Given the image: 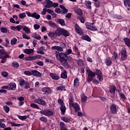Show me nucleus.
I'll return each instance as SVG.
<instances>
[{
  "label": "nucleus",
  "mask_w": 130,
  "mask_h": 130,
  "mask_svg": "<svg viewBox=\"0 0 130 130\" xmlns=\"http://www.w3.org/2000/svg\"><path fill=\"white\" fill-rule=\"evenodd\" d=\"M55 52L57 59H59L62 66H64V67H66L67 69H69L70 68V64H69V62H67V55L63 52L59 53L57 51H56Z\"/></svg>",
  "instance_id": "obj_1"
},
{
  "label": "nucleus",
  "mask_w": 130,
  "mask_h": 130,
  "mask_svg": "<svg viewBox=\"0 0 130 130\" xmlns=\"http://www.w3.org/2000/svg\"><path fill=\"white\" fill-rule=\"evenodd\" d=\"M86 73H87V81L90 83L93 81V79H94L96 77V74H95V72H93V71L90 70H87Z\"/></svg>",
  "instance_id": "obj_2"
},
{
  "label": "nucleus",
  "mask_w": 130,
  "mask_h": 130,
  "mask_svg": "<svg viewBox=\"0 0 130 130\" xmlns=\"http://www.w3.org/2000/svg\"><path fill=\"white\" fill-rule=\"evenodd\" d=\"M119 53L121 55L120 58L121 61H123V60H125V59L127 58V52L126 51V49H125V48H123L121 49Z\"/></svg>",
  "instance_id": "obj_3"
},
{
  "label": "nucleus",
  "mask_w": 130,
  "mask_h": 130,
  "mask_svg": "<svg viewBox=\"0 0 130 130\" xmlns=\"http://www.w3.org/2000/svg\"><path fill=\"white\" fill-rule=\"evenodd\" d=\"M94 23L87 22L85 23V26L86 28L90 31H92L93 32H96V31H98V28L95 25H94Z\"/></svg>",
  "instance_id": "obj_4"
},
{
  "label": "nucleus",
  "mask_w": 130,
  "mask_h": 130,
  "mask_svg": "<svg viewBox=\"0 0 130 130\" xmlns=\"http://www.w3.org/2000/svg\"><path fill=\"white\" fill-rule=\"evenodd\" d=\"M95 76H96L97 79H98L100 82H102V81L104 80V78H103V74H102V72H101L100 70L96 69L95 70Z\"/></svg>",
  "instance_id": "obj_5"
},
{
  "label": "nucleus",
  "mask_w": 130,
  "mask_h": 130,
  "mask_svg": "<svg viewBox=\"0 0 130 130\" xmlns=\"http://www.w3.org/2000/svg\"><path fill=\"white\" fill-rule=\"evenodd\" d=\"M40 113L46 116H53V112L50 110L44 109L40 111Z\"/></svg>",
  "instance_id": "obj_6"
},
{
  "label": "nucleus",
  "mask_w": 130,
  "mask_h": 130,
  "mask_svg": "<svg viewBox=\"0 0 130 130\" xmlns=\"http://www.w3.org/2000/svg\"><path fill=\"white\" fill-rule=\"evenodd\" d=\"M24 85H25V89H29L30 88V84H29V82L21 78L19 80V85H20L21 87H23Z\"/></svg>",
  "instance_id": "obj_7"
},
{
  "label": "nucleus",
  "mask_w": 130,
  "mask_h": 130,
  "mask_svg": "<svg viewBox=\"0 0 130 130\" xmlns=\"http://www.w3.org/2000/svg\"><path fill=\"white\" fill-rule=\"evenodd\" d=\"M74 27L75 30L77 34H79V35H84V31H83V29L80 28L78 24H75Z\"/></svg>",
  "instance_id": "obj_8"
},
{
  "label": "nucleus",
  "mask_w": 130,
  "mask_h": 130,
  "mask_svg": "<svg viewBox=\"0 0 130 130\" xmlns=\"http://www.w3.org/2000/svg\"><path fill=\"white\" fill-rule=\"evenodd\" d=\"M35 103H37L40 105H42L43 106H46L47 105V103L45 101L42 100V99L39 98L37 99L34 101Z\"/></svg>",
  "instance_id": "obj_9"
},
{
  "label": "nucleus",
  "mask_w": 130,
  "mask_h": 130,
  "mask_svg": "<svg viewBox=\"0 0 130 130\" xmlns=\"http://www.w3.org/2000/svg\"><path fill=\"white\" fill-rule=\"evenodd\" d=\"M26 15L28 17H32V18H35L37 20L40 19V15L37 14V13L34 12V13H31L30 12H26Z\"/></svg>",
  "instance_id": "obj_10"
},
{
  "label": "nucleus",
  "mask_w": 130,
  "mask_h": 130,
  "mask_svg": "<svg viewBox=\"0 0 130 130\" xmlns=\"http://www.w3.org/2000/svg\"><path fill=\"white\" fill-rule=\"evenodd\" d=\"M116 86L115 85H110L109 87V92L113 95H115V92L116 91Z\"/></svg>",
  "instance_id": "obj_11"
},
{
  "label": "nucleus",
  "mask_w": 130,
  "mask_h": 130,
  "mask_svg": "<svg viewBox=\"0 0 130 130\" xmlns=\"http://www.w3.org/2000/svg\"><path fill=\"white\" fill-rule=\"evenodd\" d=\"M31 75H32V76H34V77H37V78H40L42 76V74H41V73L39 72L37 70H32Z\"/></svg>",
  "instance_id": "obj_12"
},
{
  "label": "nucleus",
  "mask_w": 130,
  "mask_h": 130,
  "mask_svg": "<svg viewBox=\"0 0 130 130\" xmlns=\"http://www.w3.org/2000/svg\"><path fill=\"white\" fill-rule=\"evenodd\" d=\"M110 111L113 114H116L117 111L116 110V106L114 104H112L110 107Z\"/></svg>",
  "instance_id": "obj_13"
},
{
  "label": "nucleus",
  "mask_w": 130,
  "mask_h": 130,
  "mask_svg": "<svg viewBox=\"0 0 130 130\" xmlns=\"http://www.w3.org/2000/svg\"><path fill=\"white\" fill-rule=\"evenodd\" d=\"M17 87V85H16V83H10L8 85V90L10 91H15L16 90V88Z\"/></svg>",
  "instance_id": "obj_14"
},
{
  "label": "nucleus",
  "mask_w": 130,
  "mask_h": 130,
  "mask_svg": "<svg viewBox=\"0 0 130 130\" xmlns=\"http://www.w3.org/2000/svg\"><path fill=\"white\" fill-rule=\"evenodd\" d=\"M42 91L45 93V94H51L52 90L49 87H43L42 89Z\"/></svg>",
  "instance_id": "obj_15"
},
{
  "label": "nucleus",
  "mask_w": 130,
  "mask_h": 130,
  "mask_svg": "<svg viewBox=\"0 0 130 130\" xmlns=\"http://www.w3.org/2000/svg\"><path fill=\"white\" fill-rule=\"evenodd\" d=\"M124 6H127V12L129 14L130 13V1L129 0H124Z\"/></svg>",
  "instance_id": "obj_16"
},
{
  "label": "nucleus",
  "mask_w": 130,
  "mask_h": 130,
  "mask_svg": "<svg viewBox=\"0 0 130 130\" xmlns=\"http://www.w3.org/2000/svg\"><path fill=\"white\" fill-rule=\"evenodd\" d=\"M46 5L45 6V8H47L48 9L52 8V7H53L52 1H51L50 0H46Z\"/></svg>",
  "instance_id": "obj_17"
},
{
  "label": "nucleus",
  "mask_w": 130,
  "mask_h": 130,
  "mask_svg": "<svg viewBox=\"0 0 130 130\" xmlns=\"http://www.w3.org/2000/svg\"><path fill=\"white\" fill-rule=\"evenodd\" d=\"M70 107H73L75 109V112H78V111H80V106L77 103H74V104H72Z\"/></svg>",
  "instance_id": "obj_18"
},
{
  "label": "nucleus",
  "mask_w": 130,
  "mask_h": 130,
  "mask_svg": "<svg viewBox=\"0 0 130 130\" xmlns=\"http://www.w3.org/2000/svg\"><path fill=\"white\" fill-rule=\"evenodd\" d=\"M60 110L61 111V114L64 115L66 113V111L67 110V108L64 105H61L60 107Z\"/></svg>",
  "instance_id": "obj_19"
},
{
  "label": "nucleus",
  "mask_w": 130,
  "mask_h": 130,
  "mask_svg": "<svg viewBox=\"0 0 130 130\" xmlns=\"http://www.w3.org/2000/svg\"><path fill=\"white\" fill-rule=\"evenodd\" d=\"M62 32V28H57L55 32V34L56 36H58L59 37L61 36Z\"/></svg>",
  "instance_id": "obj_20"
},
{
  "label": "nucleus",
  "mask_w": 130,
  "mask_h": 130,
  "mask_svg": "<svg viewBox=\"0 0 130 130\" xmlns=\"http://www.w3.org/2000/svg\"><path fill=\"white\" fill-rule=\"evenodd\" d=\"M50 76L52 79H53V80H56L57 81L58 80H59V77L57 74H55L54 73H50Z\"/></svg>",
  "instance_id": "obj_21"
},
{
  "label": "nucleus",
  "mask_w": 130,
  "mask_h": 130,
  "mask_svg": "<svg viewBox=\"0 0 130 130\" xmlns=\"http://www.w3.org/2000/svg\"><path fill=\"white\" fill-rule=\"evenodd\" d=\"M60 78L61 79H68V73L67 70H64L63 72L61 73Z\"/></svg>",
  "instance_id": "obj_22"
},
{
  "label": "nucleus",
  "mask_w": 130,
  "mask_h": 130,
  "mask_svg": "<svg viewBox=\"0 0 130 130\" xmlns=\"http://www.w3.org/2000/svg\"><path fill=\"white\" fill-rule=\"evenodd\" d=\"M63 36H64V37H69L70 36V32L68 31V30L64 29L63 28H62V34Z\"/></svg>",
  "instance_id": "obj_23"
},
{
  "label": "nucleus",
  "mask_w": 130,
  "mask_h": 130,
  "mask_svg": "<svg viewBox=\"0 0 130 130\" xmlns=\"http://www.w3.org/2000/svg\"><path fill=\"white\" fill-rule=\"evenodd\" d=\"M81 101L83 103H86L87 102V96L85 95V93H82L81 95Z\"/></svg>",
  "instance_id": "obj_24"
},
{
  "label": "nucleus",
  "mask_w": 130,
  "mask_h": 130,
  "mask_svg": "<svg viewBox=\"0 0 130 130\" xmlns=\"http://www.w3.org/2000/svg\"><path fill=\"white\" fill-rule=\"evenodd\" d=\"M81 39H82L83 40H86V41H88V42H91V38H90V37H89V36L87 35L83 36L81 37Z\"/></svg>",
  "instance_id": "obj_25"
},
{
  "label": "nucleus",
  "mask_w": 130,
  "mask_h": 130,
  "mask_svg": "<svg viewBox=\"0 0 130 130\" xmlns=\"http://www.w3.org/2000/svg\"><path fill=\"white\" fill-rule=\"evenodd\" d=\"M60 118L64 122H67L68 123H70V122H71V119H70V118H69L68 117H66V116L61 117Z\"/></svg>",
  "instance_id": "obj_26"
},
{
  "label": "nucleus",
  "mask_w": 130,
  "mask_h": 130,
  "mask_svg": "<svg viewBox=\"0 0 130 130\" xmlns=\"http://www.w3.org/2000/svg\"><path fill=\"white\" fill-rule=\"evenodd\" d=\"M33 51H34L33 49H25L24 50V53L26 54H31V53H33Z\"/></svg>",
  "instance_id": "obj_27"
},
{
  "label": "nucleus",
  "mask_w": 130,
  "mask_h": 130,
  "mask_svg": "<svg viewBox=\"0 0 130 130\" xmlns=\"http://www.w3.org/2000/svg\"><path fill=\"white\" fill-rule=\"evenodd\" d=\"M105 63H106L107 67H110L112 64V60L110 59H105Z\"/></svg>",
  "instance_id": "obj_28"
},
{
  "label": "nucleus",
  "mask_w": 130,
  "mask_h": 130,
  "mask_svg": "<svg viewBox=\"0 0 130 130\" xmlns=\"http://www.w3.org/2000/svg\"><path fill=\"white\" fill-rule=\"evenodd\" d=\"M79 85H80V82H79V79L78 78H76L74 79V87L78 88V87H79Z\"/></svg>",
  "instance_id": "obj_29"
},
{
  "label": "nucleus",
  "mask_w": 130,
  "mask_h": 130,
  "mask_svg": "<svg viewBox=\"0 0 130 130\" xmlns=\"http://www.w3.org/2000/svg\"><path fill=\"white\" fill-rule=\"evenodd\" d=\"M57 22L61 25V26H66V21L63 19H57Z\"/></svg>",
  "instance_id": "obj_30"
},
{
  "label": "nucleus",
  "mask_w": 130,
  "mask_h": 130,
  "mask_svg": "<svg viewBox=\"0 0 130 130\" xmlns=\"http://www.w3.org/2000/svg\"><path fill=\"white\" fill-rule=\"evenodd\" d=\"M60 127L61 130H68V128L66 127V124L63 122H60Z\"/></svg>",
  "instance_id": "obj_31"
},
{
  "label": "nucleus",
  "mask_w": 130,
  "mask_h": 130,
  "mask_svg": "<svg viewBox=\"0 0 130 130\" xmlns=\"http://www.w3.org/2000/svg\"><path fill=\"white\" fill-rule=\"evenodd\" d=\"M31 37H32V38L37 39V40H40V39H41V36H39V37H37V34L36 32H34L31 35Z\"/></svg>",
  "instance_id": "obj_32"
},
{
  "label": "nucleus",
  "mask_w": 130,
  "mask_h": 130,
  "mask_svg": "<svg viewBox=\"0 0 130 130\" xmlns=\"http://www.w3.org/2000/svg\"><path fill=\"white\" fill-rule=\"evenodd\" d=\"M48 36L51 39H52L53 38H54L55 37H56V36L55 35V32H52V31H49V32Z\"/></svg>",
  "instance_id": "obj_33"
},
{
  "label": "nucleus",
  "mask_w": 130,
  "mask_h": 130,
  "mask_svg": "<svg viewBox=\"0 0 130 130\" xmlns=\"http://www.w3.org/2000/svg\"><path fill=\"white\" fill-rule=\"evenodd\" d=\"M48 24L49 25L50 27L56 28V23H55V22H52V21L51 20L49 21Z\"/></svg>",
  "instance_id": "obj_34"
},
{
  "label": "nucleus",
  "mask_w": 130,
  "mask_h": 130,
  "mask_svg": "<svg viewBox=\"0 0 130 130\" xmlns=\"http://www.w3.org/2000/svg\"><path fill=\"white\" fill-rule=\"evenodd\" d=\"M23 31L25 32V33H27V34H29V33H31V30L29 28V27L24 26V27L23 28Z\"/></svg>",
  "instance_id": "obj_35"
},
{
  "label": "nucleus",
  "mask_w": 130,
  "mask_h": 130,
  "mask_svg": "<svg viewBox=\"0 0 130 130\" xmlns=\"http://www.w3.org/2000/svg\"><path fill=\"white\" fill-rule=\"evenodd\" d=\"M74 104V97L71 95L69 98V105L70 106H72Z\"/></svg>",
  "instance_id": "obj_36"
},
{
  "label": "nucleus",
  "mask_w": 130,
  "mask_h": 130,
  "mask_svg": "<svg viewBox=\"0 0 130 130\" xmlns=\"http://www.w3.org/2000/svg\"><path fill=\"white\" fill-rule=\"evenodd\" d=\"M91 5H92V3L90 1H87L86 3H85L86 7H87V8L89 10H91V9H92Z\"/></svg>",
  "instance_id": "obj_37"
},
{
  "label": "nucleus",
  "mask_w": 130,
  "mask_h": 130,
  "mask_svg": "<svg viewBox=\"0 0 130 130\" xmlns=\"http://www.w3.org/2000/svg\"><path fill=\"white\" fill-rule=\"evenodd\" d=\"M5 54H8V52H7V51H6V50L4 49H0V58L1 55H5Z\"/></svg>",
  "instance_id": "obj_38"
},
{
  "label": "nucleus",
  "mask_w": 130,
  "mask_h": 130,
  "mask_svg": "<svg viewBox=\"0 0 130 130\" xmlns=\"http://www.w3.org/2000/svg\"><path fill=\"white\" fill-rule=\"evenodd\" d=\"M40 120L43 122H45V123H46V122L48 121L47 118L44 116H42L40 118Z\"/></svg>",
  "instance_id": "obj_39"
},
{
  "label": "nucleus",
  "mask_w": 130,
  "mask_h": 130,
  "mask_svg": "<svg viewBox=\"0 0 130 130\" xmlns=\"http://www.w3.org/2000/svg\"><path fill=\"white\" fill-rule=\"evenodd\" d=\"M3 109L4 110H5L6 113H9V112H10V107H9V106H4L3 107Z\"/></svg>",
  "instance_id": "obj_40"
},
{
  "label": "nucleus",
  "mask_w": 130,
  "mask_h": 130,
  "mask_svg": "<svg viewBox=\"0 0 130 130\" xmlns=\"http://www.w3.org/2000/svg\"><path fill=\"white\" fill-rule=\"evenodd\" d=\"M30 107H32V108H35L36 109H40V108L39 106H38L37 105L32 103L30 104Z\"/></svg>",
  "instance_id": "obj_41"
},
{
  "label": "nucleus",
  "mask_w": 130,
  "mask_h": 130,
  "mask_svg": "<svg viewBox=\"0 0 130 130\" xmlns=\"http://www.w3.org/2000/svg\"><path fill=\"white\" fill-rule=\"evenodd\" d=\"M17 117L21 120H24L25 119H27V116H21L20 115H17Z\"/></svg>",
  "instance_id": "obj_42"
},
{
  "label": "nucleus",
  "mask_w": 130,
  "mask_h": 130,
  "mask_svg": "<svg viewBox=\"0 0 130 130\" xmlns=\"http://www.w3.org/2000/svg\"><path fill=\"white\" fill-rule=\"evenodd\" d=\"M0 31L2 33H8V29L6 27H1Z\"/></svg>",
  "instance_id": "obj_43"
},
{
  "label": "nucleus",
  "mask_w": 130,
  "mask_h": 130,
  "mask_svg": "<svg viewBox=\"0 0 130 130\" xmlns=\"http://www.w3.org/2000/svg\"><path fill=\"white\" fill-rule=\"evenodd\" d=\"M113 18L114 19H116L117 20H121L122 19V16L116 14L113 16Z\"/></svg>",
  "instance_id": "obj_44"
},
{
  "label": "nucleus",
  "mask_w": 130,
  "mask_h": 130,
  "mask_svg": "<svg viewBox=\"0 0 130 130\" xmlns=\"http://www.w3.org/2000/svg\"><path fill=\"white\" fill-rule=\"evenodd\" d=\"M18 40L16 39V38H14L11 41V45H15L16 43H17V41Z\"/></svg>",
  "instance_id": "obj_45"
},
{
  "label": "nucleus",
  "mask_w": 130,
  "mask_h": 130,
  "mask_svg": "<svg viewBox=\"0 0 130 130\" xmlns=\"http://www.w3.org/2000/svg\"><path fill=\"white\" fill-rule=\"evenodd\" d=\"M76 13L77 15H79V16H83V11H82V9H77L76 11Z\"/></svg>",
  "instance_id": "obj_46"
},
{
  "label": "nucleus",
  "mask_w": 130,
  "mask_h": 130,
  "mask_svg": "<svg viewBox=\"0 0 130 130\" xmlns=\"http://www.w3.org/2000/svg\"><path fill=\"white\" fill-rule=\"evenodd\" d=\"M25 59L28 61H30L31 60H35L34 56H29L28 57H27Z\"/></svg>",
  "instance_id": "obj_47"
},
{
  "label": "nucleus",
  "mask_w": 130,
  "mask_h": 130,
  "mask_svg": "<svg viewBox=\"0 0 130 130\" xmlns=\"http://www.w3.org/2000/svg\"><path fill=\"white\" fill-rule=\"evenodd\" d=\"M73 52V50L71 49H68L66 50V52L65 53L68 55H70V54H72V53Z\"/></svg>",
  "instance_id": "obj_48"
},
{
  "label": "nucleus",
  "mask_w": 130,
  "mask_h": 130,
  "mask_svg": "<svg viewBox=\"0 0 130 130\" xmlns=\"http://www.w3.org/2000/svg\"><path fill=\"white\" fill-rule=\"evenodd\" d=\"M68 12L69 10L67 9L64 8V9L62 10V11H61V14L62 15H66Z\"/></svg>",
  "instance_id": "obj_49"
},
{
  "label": "nucleus",
  "mask_w": 130,
  "mask_h": 130,
  "mask_svg": "<svg viewBox=\"0 0 130 130\" xmlns=\"http://www.w3.org/2000/svg\"><path fill=\"white\" fill-rule=\"evenodd\" d=\"M19 17L20 19H24V18L26 17V13H21L19 15Z\"/></svg>",
  "instance_id": "obj_50"
},
{
  "label": "nucleus",
  "mask_w": 130,
  "mask_h": 130,
  "mask_svg": "<svg viewBox=\"0 0 130 130\" xmlns=\"http://www.w3.org/2000/svg\"><path fill=\"white\" fill-rule=\"evenodd\" d=\"M55 12L57 14H61V12H62V10H61V9H60V8H56L55 9Z\"/></svg>",
  "instance_id": "obj_51"
},
{
  "label": "nucleus",
  "mask_w": 130,
  "mask_h": 130,
  "mask_svg": "<svg viewBox=\"0 0 130 130\" xmlns=\"http://www.w3.org/2000/svg\"><path fill=\"white\" fill-rule=\"evenodd\" d=\"M22 37L24 39H26L27 40H29L30 39L26 34H22Z\"/></svg>",
  "instance_id": "obj_52"
},
{
  "label": "nucleus",
  "mask_w": 130,
  "mask_h": 130,
  "mask_svg": "<svg viewBox=\"0 0 130 130\" xmlns=\"http://www.w3.org/2000/svg\"><path fill=\"white\" fill-rule=\"evenodd\" d=\"M8 72H6V71H4L2 73V76L3 77H4V78H7V77H8Z\"/></svg>",
  "instance_id": "obj_53"
},
{
  "label": "nucleus",
  "mask_w": 130,
  "mask_h": 130,
  "mask_svg": "<svg viewBox=\"0 0 130 130\" xmlns=\"http://www.w3.org/2000/svg\"><path fill=\"white\" fill-rule=\"evenodd\" d=\"M12 66L14 67V68H19V63L18 62H13L12 63Z\"/></svg>",
  "instance_id": "obj_54"
},
{
  "label": "nucleus",
  "mask_w": 130,
  "mask_h": 130,
  "mask_svg": "<svg viewBox=\"0 0 130 130\" xmlns=\"http://www.w3.org/2000/svg\"><path fill=\"white\" fill-rule=\"evenodd\" d=\"M58 103L61 106V105H64V103H63V101L60 99H59L58 100Z\"/></svg>",
  "instance_id": "obj_55"
},
{
  "label": "nucleus",
  "mask_w": 130,
  "mask_h": 130,
  "mask_svg": "<svg viewBox=\"0 0 130 130\" xmlns=\"http://www.w3.org/2000/svg\"><path fill=\"white\" fill-rule=\"evenodd\" d=\"M66 59H67V62L68 60H69V62H73V58L71 57L70 56L67 57Z\"/></svg>",
  "instance_id": "obj_56"
},
{
  "label": "nucleus",
  "mask_w": 130,
  "mask_h": 130,
  "mask_svg": "<svg viewBox=\"0 0 130 130\" xmlns=\"http://www.w3.org/2000/svg\"><path fill=\"white\" fill-rule=\"evenodd\" d=\"M78 19L80 20L81 23H83V24H84V23H85V18H84V17H83V16H80V17H78Z\"/></svg>",
  "instance_id": "obj_57"
},
{
  "label": "nucleus",
  "mask_w": 130,
  "mask_h": 130,
  "mask_svg": "<svg viewBox=\"0 0 130 130\" xmlns=\"http://www.w3.org/2000/svg\"><path fill=\"white\" fill-rule=\"evenodd\" d=\"M16 28L17 31H20L22 29H23V26H22V25H17L16 26Z\"/></svg>",
  "instance_id": "obj_58"
},
{
  "label": "nucleus",
  "mask_w": 130,
  "mask_h": 130,
  "mask_svg": "<svg viewBox=\"0 0 130 130\" xmlns=\"http://www.w3.org/2000/svg\"><path fill=\"white\" fill-rule=\"evenodd\" d=\"M91 82H92V83L95 85H98V84H99V81L96 79H93Z\"/></svg>",
  "instance_id": "obj_59"
},
{
  "label": "nucleus",
  "mask_w": 130,
  "mask_h": 130,
  "mask_svg": "<svg viewBox=\"0 0 130 130\" xmlns=\"http://www.w3.org/2000/svg\"><path fill=\"white\" fill-rule=\"evenodd\" d=\"M101 3L99 1L95 2L94 3V6L96 7V8H100V7Z\"/></svg>",
  "instance_id": "obj_60"
},
{
  "label": "nucleus",
  "mask_w": 130,
  "mask_h": 130,
  "mask_svg": "<svg viewBox=\"0 0 130 130\" xmlns=\"http://www.w3.org/2000/svg\"><path fill=\"white\" fill-rule=\"evenodd\" d=\"M35 30H38L40 28V25L36 24L34 25Z\"/></svg>",
  "instance_id": "obj_61"
},
{
  "label": "nucleus",
  "mask_w": 130,
  "mask_h": 130,
  "mask_svg": "<svg viewBox=\"0 0 130 130\" xmlns=\"http://www.w3.org/2000/svg\"><path fill=\"white\" fill-rule=\"evenodd\" d=\"M73 51H75V52H79V48L76 45H75V46L73 47Z\"/></svg>",
  "instance_id": "obj_62"
},
{
  "label": "nucleus",
  "mask_w": 130,
  "mask_h": 130,
  "mask_svg": "<svg viewBox=\"0 0 130 130\" xmlns=\"http://www.w3.org/2000/svg\"><path fill=\"white\" fill-rule=\"evenodd\" d=\"M120 99H126V96L125 95L122 93H120Z\"/></svg>",
  "instance_id": "obj_63"
},
{
  "label": "nucleus",
  "mask_w": 130,
  "mask_h": 130,
  "mask_svg": "<svg viewBox=\"0 0 130 130\" xmlns=\"http://www.w3.org/2000/svg\"><path fill=\"white\" fill-rule=\"evenodd\" d=\"M59 46L62 48V49H64V48L66 47V44L63 43H61Z\"/></svg>",
  "instance_id": "obj_64"
}]
</instances>
